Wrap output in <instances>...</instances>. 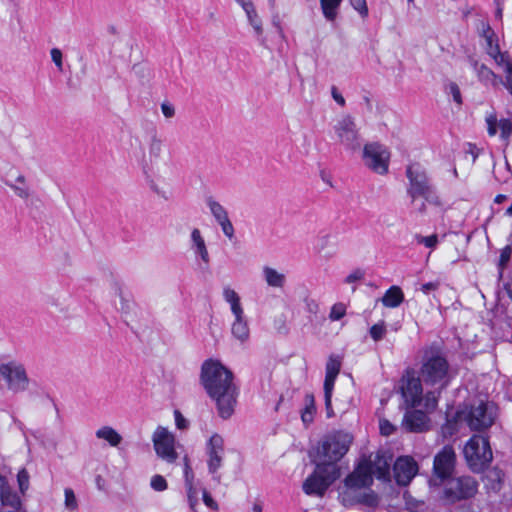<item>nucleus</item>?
I'll return each instance as SVG.
<instances>
[{"mask_svg":"<svg viewBox=\"0 0 512 512\" xmlns=\"http://www.w3.org/2000/svg\"><path fill=\"white\" fill-rule=\"evenodd\" d=\"M370 336L374 341H380L383 339L386 333V325L384 321H380L374 324L369 330Z\"/></svg>","mask_w":512,"mask_h":512,"instance_id":"nucleus-38","label":"nucleus"},{"mask_svg":"<svg viewBox=\"0 0 512 512\" xmlns=\"http://www.w3.org/2000/svg\"><path fill=\"white\" fill-rule=\"evenodd\" d=\"M410 203L413 207V212L417 215H425L427 213V205L429 203L425 199H421L420 201L417 199L415 202L410 200Z\"/></svg>","mask_w":512,"mask_h":512,"instance_id":"nucleus-48","label":"nucleus"},{"mask_svg":"<svg viewBox=\"0 0 512 512\" xmlns=\"http://www.w3.org/2000/svg\"><path fill=\"white\" fill-rule=\"evenodd\" d=\"M404 300L402 290L398 286L390 287L382 297L381 301L385 307H398Z\"/></svg>","mask_w":512,"mask_h":512,"instance_id":"nucleus-27","label":"nucleus"},{"mask_svg":"<svg viewBox=\"0 0 512 512\" xmlns=\"http://www.w3.org/2000/svg\"><path fill=\"white\" fill-rule=\"evenodd\" d=\"M401 427L407 432H423L429 429V418H403Z\"/></svg>","mask_w":512,"mask_h":512,"instance_id":"nucleus-28","label":"nucleus"},{"mask_svg":"<svg viewBox=\"0 0 512 512\" xmlns=\"http://www.w3.org/2000/svg\"><path fill=\"white\" fill-rule=\"evenodd\" d=\"M0 376L5 379L8 389L13 393L24 392L29 386V378L21 364L9 362L0 365Z\"/></svg>","mask_w":512,"mask_h":512,"instance_id":"nucleus-12","label":"nucleus"},{"mask_svg":"<svg viewBox=\"0 0 512 512\" xmlns=\"http://www.w3.org/2000/svg\"><path fill=\"white\" fill-rule=\"evenodd\" d=\"M365 273L361 269H355L345 278V283L352 284L354 282L360 281L364 278Z\"/></svg>","mask_w":512,"mask_h":512,"instance_id":"nucleus-55","label":"nucleus"},{"mask_svg":"<svg viewBox=\"0 0 512 512\" xmlns=\"http://www.w3.org/2000/svg\"><path fill=\"white\" fill-rule=\"evenodd\" d=\"M185 486L187 488V496H188L190 508L192 510H194L195 506L198 503V491H197L196 487L194 486V482H191V485H185Z\"/></svg>","mask_w":512,"mask_h":512,"instance_id":"nucleus-44","label":"nucleus"},{"mask_svg":"<svg viewBox=\"0 0 512 512\" xmlns=\"http://www.w3.org/2000/svg\"><path fill=\"white\" fill-rule=\"evenodd\" d=\"M455 452L452 447L445 446L434 458V476L430 480L431 485H438L437 479L444 480L448 478L454 468Z\"/></svg>","mask_w":512,"mask_h":512,"instance_id":"nucleus-15","label":"nucleus"},{"mask_svg":"<svg viewBox=\"0 0 512 512\" xmlns=\"http://www.w3.org/2000/svg\"><path fill=\"white\" fill-rule=\"evenodd\" d=\"M148 155L142 150L143 168H152L161 157L163 151V141L159 137L155 127H151L147 132Z\"/></svg>","mask_w":512,"mask_h":512,"instance_id":"nucleus-17","label":"nucleus"},{"mask_svg":"<svg viewBox=\"0 0 512 512\" xmlns=\"http://www.w3.org/2000/svg\"><path fill=\"white\" fill-rule=\"evenodd\" d=\"M174 443V436L164 427H158L153 434L156 454L168 463H173L178 457Z\"/></svg>","mask_w":512,"mask_h":512,"instance_id":"nucleus-14","label":"nucleus"},{"mask_svg":"<svg viewBox=\"0 0 512 512\" xmlns=\"http://www.w3.org/2000/svg\"><path fill=\"white\" fill-rule=\"evenodd\" d=\"M457 429V418H446L445 424L442 426L444 436L452 435Z\"/></svg>","mask_w":512,"mask_h":512,"instance_id":"nucleus-49","label":"nucleus"},{"mask_svg":"<svg viewBox=\"0 0 512 512\" xmlns=\"http://www.w3.org/2000/svg\"><path fill=\"white\" fill-rule=\"evenodd\" d=\"M398 389L406 409L405 416H428L435 412L441 391L424 392L423 383L414 369L408 368L403 372Z\"/></svg>","mask_w":512,"mask_h":512,"instance_id":"nucleus-2","label":"nucleus"},{"mask_svg":"<svg viewBox=\"0 0 512 512\" xmlns=\"http://www.w3.org/2000/svg\"><path fill=\"white\" fill-rule=\"evenodd\" d=\"M206 204L217 222L228 217L226 209L214 198L208 197Z\"/></svg>","mask_w":512,"mask_h":512,"instance_id":"nucleus-34","label":"nucleus"},{"mask_svg":"<svg viewBox=\"0 0 512 512\" xmlns=\"http://www.w3.org/2000/svg\"><path fill=\"white\" fill-rule=\"evenodd\" d=\"M184 477H185V485H191V482H194V474L192 468L189 463V459L187 456L184 457Z\"/></svg>","mask_w":512,"mask_h":512,"instance_id":"nucleus-52","label":"nucleus"},{"mask_svg":"<svg viewBox=\"0 0 512 512\" xmlns=\"http://www.w3.org/2000/svg\"><path fill=\"white\" fill-rule=\"evenodd\" d=\"M50 54H51V59L54 62V64L56 65V67L58 68V70L62 71L63 70V61H62L63 56H62L61 50L58 48H53V49H51Z\"/></svg>","mask_w":512,"mask_h":512,"instance_id":"nucleus-54","label":"nucleus"},{"mask_svg":"<svg viewBox=\"0 0 512 512\" xmlns=\"http://www.w3.org/2000/svg\"><path fill=\"white\" fill-rule=\"evenodd\" d=\"M341 2L342 0H320L323 15L327 20H335Z\"/></svg>","mask_w":512,"mask_h":512,"instance_id":"nucleus-30","label":"nucleus"},{"mask_svg":"<svg viewBox=\"0 0 512 512\" xmlns=\"http://www.w3.org/2000/svg\"><path fill=\"white\" fill-rule=\"evenodd\" d=\"M161 111L166 118H172L175 115V109L169 102H163L161 104Z\"/></svg>","mask_w":512,"mask_h":512,"instance_id":"nucleus-58","label":"nucleus"},{"mask_svg":"<svg viewBox=\"0 0 512 512\" xmlns=\"http://www.w3.org/2000/svg\"><path fill=\"white\" fill-rule=\"evenodd\" d=\"M481 35L486 42V53L495 61L496 64L504 62V58L508 53L500 51L497 35L488 23H482Z\"/></svg>","mask_w":512,"mask_h":512,"instance_id":"nucleus-21","label":"nucleus"},{"mask_svg":"<svg viewBox=\"0 0 512 512\" xmlns=\"http://www.w3.org/2000/svg\"><path fill=\"white\" fill-rule=\"evenodd\" d=\"M5 184L22 200L27 201L33 195L23 174H19L14 181H6Z\"/></svg>","mask_w":512,"mask_h":512,"instance_id":"nucleus-25","label":"nucleus"},{"mask_svg":"<svg viewBox=\"0 0 512 512\" xmlns=\"http://www.w3.org/2000/svg\"><path fill=\"white\" fill-rule=\"evenodd\" d=\"M428 386L435 387L436 391H443L451 382L450 365L437 345L424 349L417 376Z\"/></svg>","mask_w":512,"mask_h":512,"instance_id":"nucleus-3","label":"nucleus"},{"mask_svg":"<svg viewBox=\"0 0 512 512\" xmlns=\"http://www.w3.org/2000/svg\"><path fill=\"white\" fill-rule=\"evenodd\" d=\"M335 134L339 142L352 152L358 151L361 147L360 135L355 120L350 115H345L337 121L334 126Z\"/></svg>","mask_w":512,"mask_h":512,"instance_id":"nucleus-10","label":"nucleus"},{"mask_svg":"<svg viewBox=\"0 0 512 512\" xmlns=\"http://www.w3.org/2000/svg\"><path fill=\"white\" fill-rule=\"evenodd\" d=\"M471 431L484 433L494 425V418H464Z\"/></svg>","mask_w":512,"mask_h":512,"instance_id":"nucleus-29","label":"nucleus"},{"mask_svg":"<svg viewBox=\"0 0 512 512\" xmlns=\"http://www.w3.org/2000/svg\"><path fill=\"white\" fill-rule=\"evenodd\" d=\"M346 314V306L343 303H336L331 307L329 318L332 321H338Z\"/></svg>","mask_w":512,"mask_h":512,"instance_id":"nucleus-41","label":"nucleus"},{"mask_svg":"<svg viewBox=\"0 0 512 512\" xmlns=\"http://www.w3.org/2000/svg\"><path fill=\"white\" fill-rule=\"evenodd\" d=\"M245 14H246L248 23L251 25V27L254 30L255 35L257 37L262 36L263 31H264L262 19L258 15V13L255 9V6L251 9H249L248 11H246Z\"/></svg>","mask_w":512,"mask_h":512,"instance_id":"nucleus-33","label":"nucleus"},{"mask_svg":"<svg viewBox=\"0 0 512 512\" xmlns=\"http://www.w3.org/2000/svg\"><path fill=\"white\" fill-rule=\"evenodd\" d=\"M176 425L178 429H186L189 425V422L186 418H176Z\"/></svg>","mask_w":512,"mask_h":512,"instance_id":"nucleus-63","label":"nucleus"},{"mask_svg":"<svg viewBox=\"0 0 512 512\" xmlns=\"http://www.w3.org/2000/svg\"><path fill=\"white\" fill-rule=\"evenodd\" d=\"M379 427L381 434L384 436L391 435L395 430V427L387 419L381 420Z\"/></svg>","mask_w":512,"mask_h":512,"instance_id":"nucleus-56","label":"nucleus"},{"mask_svg":"<svg viewBox=\"0 0 512 512\" xmlns=\"http://www.w3.org/2000/svg\"><path fill=\"white\" fill-rule=\"evenodd\" d=\"M511 253L512 249L510 248V246H506L504 249H502L499 257V265L501 267H504L508 263L511 257Z\"/></svg>","mask_w":512,"mask_h":512,"instance_id":"nucleus-57","label":"nucleus"},{"mask_svg":"<svg viewBox=\"0 0 512 512\" xmlns=\"http://www.w3.org/2000/svg\"><path fill=\"white\" fill-rule=\"evenodd\" d=\"M335 376L326 375L324 380V398H325V406L327 410V416H332L333 411L331 409V397L334 389V384L336 381Z\"/></svg>","mask_w":512,"mask_h":512,"instance_id":"nucleus-31","label":"nucleus"},{"mask_svg":"<svg viewBox=\"0 0 512 512\" xmlns=\"http://www.w3.org/2000/svg\"><path fill=\"white\" fill-rule=\"evenodd\" d=\"M447 92L452 96L453 100L458 104H462V96L459 86L455 82H451L447 86Z\"/></svg>","mask_w":512,"mask_h":512,"instance_id":"nucleus-47","label":"nucleus"},{"mask_svg":"<svg viewBox=\"0 0 512 512\" xmlns=\"http://www.w3.org/2000/svg\"><path fill=\"white\" fill-rule=\"evenodd\" d=\"M200 382L222 416L235 413L239 389L227 367L218 360H205L201 366Z\"/></svg>","mask_w":512,"mask_h":512,"instance_id":"nucleus-1","label":"nucleus"},{"mask_svg":"<svg viewBox=\"0 0 512 512\" xmlns=\"http://www.w3.org/2000/svg\"><path fill=\"white\" fill-rule=\"evenodd\" d=\"M99 438L107 440L112 446H117L121 441V436L110 427H103L97 431Z\"/></svg>","mask_w":512,"mask_h":512,"instance_id":"nucleus-35","label":"nucleus"},{"mask_svg":"<svg viewBox=\"0 0 512 512\" xmlns=\"http://www.w3.org/2000/svg\"><path fill=\"white\" fill-rule=\"evenodd\" d=\"M191 250L195 256L200 257L205 265L210 262L209 252L205 240L198 228H194L191 232Z\"/></svg>","mask_w":512,"mask_h":512,"instance_id":"nucleus-24","label":"nucleus"},{"mask_svg":"<svg viewBox=\"0 0 512 512\" xmlns=\"http://www.w3.org/2000/svg\"><path fill=\"white\" fill-rule=\"evenodd\" d=\"M223 298L230 305L234 316V321L231 324V333L235 339L244 343L249 339L250 329L244 315L240 297L235 290L225 287L223 289Z\"/></svg>","mask_w":512,"mask_h":512,"instance_id":"nucleus-8","label":"nucleus"},{"mask_svg":"<svg viewBox=\"0 0 512 512\" xmlns=\"http://www.w3.org/2000/svg\"><path fill=\"white\" fill-rule=\"evenodd\" d=\"M331 96L334 99V101L339 104L341 107L345 106L346 101L342 94L338 91L337 87L332 86L331 88Z\"/></svg>","mask_w":512,"mask_h":512,"instance_id":"nucleus-59","label":"nucleus"},{"mask_svg":"<svg viewBox=\"0 0 512 512\" xmlns=\"http://www.w3.org/2000/svg\"><path fill=\"white\" fill-rule=\"evenodd\" d=\"M203 501L208 507H210L214 510H216L218 508L217 503L213 500V498L210 496V494L206 490H203Z\"/></svg>","mask_w":512,"mask_h":512,"instance_id":"nucleus-60","label":"nucleus"},{"mask_svg":"<svg viewBox=\"0 0 512 512\" xmlns=\"http://www.w3.org/2000/svg\"><path fill=\"white\" fill-rule=\"evenodd\" d=\"M405 174L408 179L406 193L410 200L415 202L417 199H425L429 205L443 206L437 189L423 166L419 163L409 164L406 167Z\"/></svg>","mask_w":512,"mask_h":512,"instance_id":"nucleus-4","label":"nucleus"},{"mask_svg":"<svg viewBox=\"0 0 512 512\" xmlns=\"http://www.w3.org/2000/svg\"><path fill=\"white\" fill-rule=\"evenodd\" d=\"M150 485L155 491H164L167 488V482L161 475L153 476Z\"/></svg>","mask_w":512,"mask_h":512,"instance_id":"nucleus-50","label":"nucleus"},{"mask_svg":"<svg viewBox=\"0 0 512 512\" xmlns=\"http://www.w3.org/2000/svg\"><path fill=\"white\" fill-rule=\"evenodd\" d=\"M263 279L269 287L282 289L286 283V276L284 273L277 271L270 266L262 268Z\"/></svg>","mask_w":512,"mask_h":512,"instance_id":"nucleus-26","label":"nucleus"},{"mask_svg":"<svg viewBox=\"0 0 512 512\" xmlns=\"http://www.w3.org/2000/svg\"><path fill=\"white\" fill-rule=\"evenodd\" d=\"M300 416L313 415L316 413V406L314 396L312 394H305L303 399V407L299 410Z\"/></svg>","mask_w":512,"mask_h":512,"instance_id":"nucleus-36","label":"nucleus"},{"mask_svg":"<svg viewBox=\"0 0 512 512\" xmlns=\"http://www.w3.org/2000/svg\"><path fill=\"white\" fill-rule=\"evenodd\" d=\"M0 500L3 505H10L12 507L19 505L18 497L11 492L4 477L3 483L0 486Z\"/></svg>","mask_w":512,"mask_h":512,"instance_id":"nucleus-32","label":"nucleus"},{"mask_svg":"<svg viewBox=\"0 0 512 512\" xmlns=\"http://www.w3.org/2000/svg\"><path fill=\"white\" fill-rule=\"evenodd\" d=\"M96 486L99 490L104 491L106 487V481L100 475L96 477Z\"/></svg>","mask_w":512,"mask_h":512,"instance_id":"nucleus-64","label":"nucleus"},{"mask_svg":"<svg viewBox=\"0 0 512 512\" xmlns=\"http://www.w3.org/2000/svg\"><path fill=\"white\" fill-rule=\"evenodd\" d=\"M497 65L499 67L503 68L504 72L506 73V77H505L504 81H508V79H509L510 82L512 83V62L509 58V55H507L504 58V62L498 63Z\"/></svg>","mask_w":512,"mask_h":512,"instance_id":"nucleus-53","label":"nucleus"},{"mask_svg":"<svg viewBox=\"0 0 512 512\" xmlns=\"http://www.w3.org/2000/svg\"><path fill=\"white\" fill-rule=\"evenodd\" d=\"M350 4L362 18H366L368 16L369 10L366 0H350Z\"/></svg>","mask_w":512,"mask_h":512,"instance_id":"nucleus-45","label":"nucleus"},{"mask_svg":"<svg viewBox=\"0 0 512 512\" xmlns=\"http://www.w3.org/2000/svg\"><path fill=\"white\" fill-rule=\"evenodd\" d=\"M415 240L418 244H423L427 248H435L438 244V236L436 234L430 236L416 235Z\"/></svg>","mask_w":512,"mask_h":512,"instance_id":"nucleus-42","label":"nucleus"},{"mask_svg":"<svg viewBox=\"0 0 512 512\" xmlns=\"http://www.w3.org/2000/svg\"><path fill=\"white\" fill-rule=\"evenodd\" d=\"M487 131L490 136H495L497 127L500 129L501 139L508 144L509 138L512 134V121L508 118L497 120L495 114H490L486 117Z\"/></svg>","mask_w":512,"mask_h":512,"instance_id":"nucleus-23","label":"nucleus"},{"mask_svg":"<svg viewBox=\"0 0 512 512\" xmlns=\"http://www.w3.org/2000/svg\"><path fill=\"white\" fill-rule=\"evenodd\" d=\"M497 413V406L483 398L473 399L463 404L455 416H493Z\"/></svg>","mask_w":512,"mask_h":512,"instance_id":"nucleus-18","label":"nucleus"},{"mask_svg":"<svg viewBox=\"0 0 512 512\" xmlns=\"http://www.w3.org/2000/svg\"><path fill=\"white\" fill-rule=\"evenodd\" d=\"M244 10V12L254 7L252 0H235Z\"/></svg>","mask_w":512,"mask_h":512,"instance_id":"nucleus-62","label":"nucleus"},{"mask_svg":"<svg viewBox=\"0 0 512 512\" xmlns=\"http://www.w3.org/2000/svg\"><path fill=\"white\" fill-rule=\"evenodd\" d=\"M314 464V472L304 481L303 491L307 495L321 497L329 486L340 477V469L331 465Z\"/></svg>","mask_w":512,"mask_h":512,"instance_id":"nucleus-7","label":"nucleus"},{"mask_svg":"<svg viewBox=\"0 0 512 512\" xmlns=\"http://www.w3.org/2000/svg\"><path fill=\"white\" fill-rule=\"evenodd\" d=\"M217 223L220 225L224 235L227 238H229L230 240L233 239V237H234V227H233L229 217H226L225 219H222V220L218 221Z\"/></svg>","mask_w":512,"mask_h":512,"instance_id":"nucleus-46","label":"nucleus"},{"mask_svg":"<svg viewBox=\"0 0 512 512\" xmlns=\"http://www.w3.org/2000/svg\"><path fill=\"white\" fill-rule=\"evenodd\" d=\"M503 473L498 469H493L489 471L486 475V479L491 482L490 488L493 490H498L500 488V483L502 481Z\"/></svg>","mask_w":512,"mask_h":512,"instance_id":"nucleus-39","label":"nucleus"},{"mask_svg":"<svg viewBox=\"0 0 512 512\" xmlns=\"http://www.w3.org/2000/svg\"><path fill=\"white\" fill-rule=\"evenodd\" d=\"M17 481L21 493H25L29 488V474L26 469H21L17 475Z\"/></svg>","mask_w":512,"mask_h":512,"instance_id":"nucleus-43","label":"nucleus"},{"mask_svg":"<svg viewBox=\"0 0 512 512\" xmlns=\"http://www.w3.org/2000/svg\"><path fill=\"white\" fill-rule=\"evenodd\" d=\"M393 472L397 484L406 486L418 473V465L412 457L402 456L395 461Z\"/></svg>","mask_w":512,"mask_h":512,"instance_id":"nucleus-16","label":"nucleus"},{"mask_svg":"<svg viewBox=\"0 0 512 512\" xmlns=\"http://www.w3.org/2000/svg\"><path fill=\"white\" fill-rule=\"evenodd\" d=\"M392 458L393 456L389 451H377L360 463L367 466V470L372 477L376 476L380 480L389 481Z\"/></svg>","mask_w":512,"mask_h":512,"instance_id":"nucleus-13","label":"nucleus"},{"mask_svg":"<svg viewBox=\"0 0 512 512\" xmlns=\"http://www.w3.org/2000/svg\"><path fill=\"white\" fill-rule=\"evenodd\" d=\"M303 302L305 304V310L313 315H316L319 311V305L317 301L310 296H305L303 299Z\"/></svg>","mask_w":512,"mask_h":512,"instance_id":"nucleus-51","label":"nucleus"},{"mask_svg":"<svg viewBox=\"0 0 512 512\" xmlns=\"http://www.w3.org/2000/svg\"><path fill=\"white\" fill-rule=\"evenodd\" d=\"M353 441L351 434L346 432H337L327 436L310 453L313 463L320 465L338 466V461L347 453Z\"/></svg>","mask_w":512,"mask_h":512,"instance_id":"nucleus-5","label":"nucleus"},{"mask_svg":"<svg viewBox=\"0 0 512 512\" xmlns=\"http://www.w3.org/2000/svg\"><path fill=\"white\" fill-rule=\"evenodd\" d=\"M64 495H65L64 504H65L66 509H68L70 511H76L78 509V502H77V498H76L73 490L70 488H66L64 490Z\"/></svg>","mask_w":512,"mask_h":512,"instance_id":"nucleus-40","label":"nucleus"},{"mask_svg":"<svg viewBox=\"0 0 512 512\" xmlns=\"http://www.w3.org/2000/svg\"><path fill=\"white\" fill-rule=\"evenodd\" d=\"M464 457L474 472H481L493 459V453L486 437L474 435L464 446Z\"/></svg>","mask_w":512,"mask_h":512,"instance_id":"nucleus-6","label":"nucleus"},{"mask_svg":"<svg viewBox=\"0 0 512 512\" xmlns=\"http://www.w3.org/2000/svg\"><path fill=\"white\" fill-rule=\"evenodd\" d=\"M477 481L470 476L450 479L444 488L443 499L448 503L471 498L477 493Z\"/></svg>","mask_w":512,"mask_h":512,"instance_id":"nucleus-9","label":"nucleus"},{"mask_svg":"<svg viewBox=\"0 0 512 512\" xmlns=\"http://www.w3.org/2000/svg\"><path fill=\"white\" fill-rule=\"evenodd\" d=\"M389 159V151L379 143H369L363 148L364 163L375 173L385 175L388 172Z\"/></svg>","mask_w":512,"mask_h":512,"instance_id":"nucleus-11","label":"nucleus"},{"mask_svg":"<svg viewBox=\"0 0 512 512\" xmlns=\"http://www.w3.org/2000/svg\"><path fill=\"white\" fill-rule=\"evenodd\" d=\"M224 440L219 434H213L207 443V466L211 474H215L223 462Z\"/></svg>","mask_w":512,"mask_h":512,"instance_id":"nucleus-19","label":"nucleus"},{"mask_svg":"<svg viewBox=\"0 0 512 512\" xmlns=\"http://www.w3.org/2000/svg\"><path fill=\"white\" fill-rule=\"evenodd\" d=\"M438 282H428L421 286V291L425 294H428L430 291H434L438 288Z\"/></svg>","mask_w":512,"mask_h":512,"instance_id":"nucleus-61","label":"nucleus"},{"mask_svg":"<svg viewBox=\"0 0 512 512\" xmlns=\"http://www.w3.org/2000/svg\"><path fill=\"white\" fill-rule=\"evenodd\" d=\"M373 482L371 473L366 465L358 464L355 470L345 479V486L350 490H358L369 487Z\"/></svg>","mask_w":512,"mask_h":512,"instance_id":"nucleus-22","label":"nucleus"},{"mask_svg":"<svg viewBox=\"0 0 512 512\" xmlns=\"http://www.w3.org/2000/svg\"><path fill=\"white\" fill-rule=\"evenodd\" d=\"M468 63L473 69L478 81L484 86L497 87L503 83V79L495 74L488 66L480 63L475 57L468 56Z\"/></svg>","mask_w":512,"mask_h":512,"instance_id":"nucleus-20","label":"nucleus"},{"mask_svg":"<svg viewBox=\"0 0 512 512\" xmlns=\"http://www.w3.org/2000/svg\"><path fill=\"white\" fill-rule=\"evenodd\" d=\"M341 369V359L339 356L331 355L326 363V375L337 377Z\"/></svg>","mask_w":512,"mask_h":512,"instance_id":"nucleus-37","label":"nucleus"}]
</instances>
